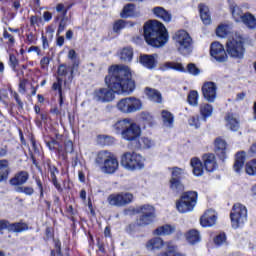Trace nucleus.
<instances>
[{
	"mask_svg": "<svg viewBox=\"0 0 256 256\" xmlns=\"http://www.w3.org/2000/svg\"><path fill=\"white\" fill-rule=\"evenodd\" d=\"M108 88L96 89L93 93L94 101L98 103H111L115 99V93H133L135 91V80L131 69L125 65H115L109 68V74L105 77Z\"/></svg>",
	"mask_w": 256,
	"mask_h": 256,
	"instance_id": "obj_1",
	"label": "nucleus"
},
{
	"mask_svg": "<svg viewBox=\"0 0 256 256\" xmlns=\"http://www.w3.org/2000/svg\"><path fill=\"white\" fill-rule=\"evenodd\" d=\"M144 39L147 45L151 47H165L169 41V34L167 28L163 23L157 20H150L144 24Z\"/></svg>",
	"mask_w": 256,
	"mask_h": 256,
	"instance_id": "obj_2",
	"label": "nucleus"
},
{
	"mask_svg": "<svg viewBox=\"0 0 256 256\" xmlns=\"http://www.w3.org/2000/svg\"><path fill=\"white\" fill-rule=\"evenodd\" d=\"M114 129L125 141H137L141 137V127L129 119L119 120L114 124Z\"/></svg>",
	"mask_w": 256,
	"mask_h": 256,
	"instance_id": "obj_3",
	"label": "nucleus"
},
{
	"mask_svg": "<svg viewBox=\"0 0 256 256\" xmlns=\"http://www.w3.org/2000/svg\"><path fill=\"white\" fill-rule=\"evenodd\" d=\"M120 163L127 171H139L145 168V158L137 152H125L121 156Z\"/></svg>",
	"mask_w": 256,
	"mask_h": 256,
	"instance_id": "obj_4",
	"label": "nucleus"
},
{
	"mask_svg": "<svg viewBox=\"0 0 256 256\" xmlns=\"http://www.w3.org/2000/svg\"><path fill=\"white\" fill-rule=\"evenodd\" d=\"M226 51L233 59H243L245 47L243 46V37L234 33L226 43Z\"/></svg>",
	"mask_w": 256,
	"mask_h": 256,
	"instance_id": "obj_5",
	"label": "nucleus"
},
{
	"mask_svg": "<svg viewBox=\"0 0 256 256\" xmlns=\"http://www.w3.org/2000/svg\"><path fill=\"white\" fill-rule=\"evenodd\" d=\"M96 161L99 164L103 163L102 171H104V173H115V171L119 169V161H117V157L107 150L100 151Z\"/></svg>",
	"mask_w": 256,
	"mask_h": 256,
	"instance_id": "obj_6",
	"label": "nucleus"
},
{
	"mask_svg": "<svg viewBox=\"0 0 256 256\" xmlns=\"http://www.w3.org/2000/svg\"><path fill=\"white\" fill-rule=\"evenodd\" d=\"M197 205V192L189 191L182 194L181 198L176 202V209L179 213H191Z\"/></svg>",
	"mask_w": 256,
	"mask_h": 256,
	"instance_id": "obj_7",
	"label": "nucleus"
},
{
	"mask_svg": "<svg viewBox=\"0 0 256 256\" xmlns=\"http://www.w3.org/2000/svg\"><path fill=\"white\" fill-rule=\"evenodd\" d=\"M174 39L181 55H189L193 51V39L185 30L176 32Z\"/></svg>",
	"mask_w": 256,
	"mask_h": 256,
	"instance_id": "obj_8",
	"label": "nucleus"
},
{
	"mask_svg": "<svg viewBox=\"0 0 256 256\" xmlns=\"http://www.w3.org/2000/svg\"><path fill=\"white\" fill-rule=\"evenodd\" d=\"M230 219L232 227L239 229V226L244 225L247 221V207L241 203L234 204L230 213Z\"/></svg>",
	"mask_w": 256,
	"mask_h": 256,
	"instance_id": "obj_9",
	"label": "nucleus"
},
{
	"mask_svg": "<svg viewBox=\"0 0 256 256\" xmlns=\"http://www.w3.org/2000/svg\"><path fill=\"white\" fill-rule=\"evenodd\" d=\"M142 108L141 100L135 97L123 98L117 103V109L121 113H136V111H141Z\"/></svg>",
	"mask_w": 256,
	"mask_h": 256,
	"instance_id": "obj_10",
	"label": "nucleus"
},
{
	"mask_svg": "<svg viewBox=\"0 0 256 256\" xmlns=\"http://www.w3.org/2000/svg\"><path fill=\"white\" fill-rule=\"evenodd\" d=\"M169 69H174V71H180L181 73H189L190 75H199L201 70L197 68V66L193 63H189L187 65V69L183 66V64L179 62H166L162 66V71H167Z\"/></svg>",
	"mask_w": 256,
	"mask_h": 256,
	"instance_id": "obj_11",
	"label": "nucleus"
},
{
	"mask_svg": "<svg viewBox=\"0 0 256 256\" xmlns=\"http://www.w3.org/2000/svg\"><path fill=\"white\" fill-rule=\"evenodd\" d=\"M139 213H141V216L137 221L138 225L143 226L153 223V219H155V207L151 205H143L140 207Z\"/></svg>",
	"mask_w": 256,
	"mask_h": 256,
	"instance_id": "obj_12",
	"label": "nucleus"
},
{
	"mask_svg": "<svg viewBox=\"0 0 256 256\" xmlns=\"http://www.w3.org/2000/svg\"><path fill=\"white\" fill-rule=\"evenodd\" d=\"M210 55L219 63H225L227 61V52H225V48L223 44L219 42H213L210 46Z\"/></svg>",
	"mask_w": 256,
	"mask_h": 256,
	"instance_id": "obj_13",
	"label": "nucleus"
},
{
	"mask_svg": "<svg viewBox=\"0 0 256 256\" xmlns=\"http://www.w3.org/2000/svg\"><path fill=\"white\" fill-rule=\"evenodd\" d=\"M202 94L208 103H215V99H217V84L215 82H205L202 86Z\"/></svg>",
	"mask_w": 256,
	"mask_h": 256,
	"instance_id": "obj_14",
	"label": "nucleus"
},
{
	"mask_svg": "<svg viewBox=\"0 0 256 256\" xmlns=\"http://www.w3.org/2000/svg\"><path fill=\"white\" fill-rule=\"evenodd\" d=\"M217 223V212L213 209H208L200 218V225L202 227H213Z\"/></svg>",
	"mask_w": 256,
	"mask_h": 256,
	"instance_id": "obj_15",
	"label": "nucleus"
},
{
	"mask_svg": "<svg viewBox=\"0 0 256 256\" xmlns=\"http://www.w3.org/2000/svg\"><path fill=\"white\" fill-rule=\"evenodd\" d=\"M157 54H143L140 56L139 62L143 67H146V69H155L157 67V59H158Z\"/></svg>",
	"mask_w": 256,
	"mask_h": 256,
	"instance_id": "obj_16",
	"label": "nucleus"
},
{
	"mask_svg": "<svg viewBox=\"0 0 256 256\" xmlns=\"http://www.w3.org/2000/svg\"><path fill=\"white\" fill-rule=\"evenodd\" d=\"M204 167L209 173H213L217 169V159L215 154H205L203 156Z\"/></svg>",
	"mask_w": 256,
	"mask_h": 256,
	"instance_id": "obj_17",
	"label": "nucleus"
},
{
	"mask_svg": "<svg viewBox=\"0 0 256 256\" xmlns=\"http://www.w3.org/2000/svg\"><path fill=\"white\" fill-rule=\"evenodd\" d=\"M152 13L155 15V17H157V19H161L165 23H170L172 19L171 13L161 6L154 7L152 9Z\"/></svg>",
	"mask_w": 256,
	"mask_h": 256,
	"instance_id": "obj_18",
	"label": "nucleus"
},
{
	"mask_svg": "<svg viewBox=\"0 0 256 256\" xmlns=\"http://www.w3.org/2000/svg\"><path fill=\"white\" fill-rule=\"evenodd\" d=\"M226 127L230 131H239V118L233 113H227L225 116Z\"/></svg>",
	"mask_w": 256,
	"mask_h": 256,
	"instance_id": "obj_19",
	"label": "nucleus"
},
{
	"mask_svg": "<svg viewBox=\"0 0 256 256\" xmlns=\"http://www.w3.org/2000/svg\"><path fill=\"white\" fill-rule=\"evenodd\" d=\"M27 181H29V173L27 171H20L10 180V184L14 186L25 185Z\"/></svg>",
	"mask_w": 256,
	"mask_h": 256,
	"instance_id": "obj_20",
	"label": "nucleus"
},
{
	"mask_svg": "<svg viewBox=\"0 0 256 256\" xmlns=\"http://www.w3.org/2000/svg\"><path fill=\"white\" fill-rule=\"evenodd\" d=\"M177 228L174 225L171 224H165L163 226H159L154 230V234L158 236H163V235H173Z\"/></svg>",
	"mask_w": 256,
	"mask_h": 256,
	"instance_id": "obj_21",
	"label": "nucleus"
},
{
	"mask_svg": "<svg viewBox=\"0 0 256 256\" xmlns=\"http://www.w3.org/2000/svg\"><path fill=\"white\" fill-rule=\"evenodd\" d=\"M163 245V239H161L160 237H155L150 239L146 243V249H148V251H159V249H161Z\"/></svg>",
	"mask_w": 256,
	"mask_h": 256,
	"instance_id": "obj_22",
	"label": "nucleus"
},
{
	"mask_svg": "<svg viewBox=\"0 0 256 256\" xmlns=\"http://www.w3.org/2000/svg\"><path fill=\"white\" fill-rule=\"evenodd\" d=\"M215 149L217 155H219L221 159H225V153L227 151V142H225V140L221 138H217L215 140Z\"/></svg>",
	"mask_w": 256,
	"mask_h": 256,
	"instance_id": "obj_23",
	"label": "nucleus"
},
{
	"mask_svg": "<svg viewBox=\"0 0 256 256\" xmlns=\"http://www.w3.org/2000/svg\"><path fill=\"white\" fill-rule=\"evenodd\" d=\"M245 166V152H238L235 157V162H234V171L236 173H241V170Z\"/></svg>",
	"mask_w": 256,
	"mask_h": 256,
	"instance_id": "obj_24",
	"label": "nucleus"
},
{
	"mask_svg": "<svg viewBox=\"0 0 256 256\" xmlns=\"http://www.w3.org/2000/svg\"><path fill=\"white\" fill-rule=\"evenodd\" d=\"M161 117H162V123L164 127L171 128L173 127V123H175V116L167 110H162L161 112Z\"/></svg>",
	"mask_w": 256,
	"mask_h": 256,
	"instance_id": "obj_25",
	"label": "nucleus"
},
{
	"mask_svg": "<svg viewBox=\"0 0 256 256\" xmlns=\"http://www.w3.org/2000/svg\"><path fill=\"white\" fill-rule=\"evenodd\" d=\"M190 165L193 169V174L195 177H201L203 175V163L198 158H192Z\"/></svg>",
	"mask_w": 256,
	"mask_h": 256,
	"instance_id": "obj_26",
	"label": "nucleus"
},
{
	"mask_svg": "<svg viewBox=\"0 0 256 256\" xmlns=\"http://www.w3.org/2000/svg\"><path fill=\"white\" fill-rule=\"evenodd\" d=\"M9 173V161L0 160V183H2V181H7L9 178Z\"/></svg>",
	"mask_w": 256,
	"mask_h": 256,
	"instance_id": "obj_27",
	"label": "nucleus"
},
{
	"mask_svg": "<svg viewBox=\"0 0 256 256\" xmlns=\"http://www.w3.org/2000/svg\"><path fill=\"white\" fill-rule=\"evenodd\" d=\"M230 11L236 23H241V21H243V17H245V14L243 13V10H241V8L237 6V4H231Z\"/></svg>",
	"mask_w": 256,
	"mask_h": 256,
	"instance_id": "obj_28",
	"label": "nucleus"
},
{
	"mask_svg": "<svg viewBox=\"0 0 256 256\" xmlns=\"http://www.w3.org/2000/svg\"><path fill=\"white\" fill-rule=\"evenodd\" d=\"M170 189L173 193H183V191H185V186L181 183L179 178H171Z\"/></svg>",
	"mask_w": 256,
	"mask_h": 256,
	"instance_id": "obj_29",
	"label": "nucleus"
},
{
	"mask_svg": "<svg viewBox=\"0 0 256 256\" xmlns=\"http://www.w3.org/2000/svg\"><path fill=\"white\" fill-rule=\"evenodd\" d=\"M200 17L204 25H209L211 23V15L209 14V7L204 4L199 5Z\"/></svg>",
	"mask_w": 256,
	"mask_h": 256,
	"instance_id": "obj_30",
	"label": "nucleus"
},
{
	"mask_svg": "<svg viewBox=\"0 0 256 256\" xmlns=\"http://www.w3.org/2000/svg\"><path fill=\"white\" fill-rule=\"evenodd\" d=\"M146 95L150 101L154 103H161L163 98L161 97V93L153 88H146Z\"/></svg>",
	"mask_w": 256,
	"mask_h": 256,
	"instance_id": "obj_31",
	"label": "nucleus"
},
{
	"mask_svg": "<svg viewBox=\"0 0 256 256\" xmlns=\"http://www.w3.org/2000/svg\"><path fill=\"white\" fill-rule=\"evenodd\" d=\"M240 23H243L248 29H256V19L251 13H245Z\"/></svg>",
	"mask_w": 256,
	"mask_h": 256,
	"instance_id": "obj_32",
	"label": "nucleus"
},
{
	"mask_svg": "<svg viewBox=\"0 0 256 256\" xmlns=\"http://www.w3.org/2000/svg\"><path fill=\"white\" fill-rule=\"evenodd\" d=\"M186 239L190 245H195V243H199L201 241V236L199 235V231L190 230L186 233Z\"/></svg>",
	"mask_w": 256,
	"mask_h": 256,
	"instance_id": "obj_33",
	"label": "nucleus"
},
{
	"mask_svg": "<svg viewBox=\"0 0 256 256\" xmlns=\"http://www.w3.org/2000/svg\"><path fill=\"white\" fill-rule=\"evenodd\" d=\"M68 59H70V61H72L70 75H73V73H75V69H77L79 67V60H77V52H75L74 49L69 50Z\"/></svg>",
	"mask_w": 256,
	"mask_h": 256,
	"instance_id": "obj_34",
	"label": "nucleus"
},
{
	"mask_svg": "<svg viewBox=\"0 0 256 256\" xmlns=\"http://www.w3.org/2000/svg\"><path fill=\"white\" fill-rule=\"evenodd\" d=\"M200 115H202L203 119H207L213 115V106L211 104H201L200 105Z\"/></svg>",
	"mask_w": 256,
	"mask_h": 256,
	"instance_id": "obj_35",
	"label": "nucleus"
},
{
	"mask_svg": "<svg viewBox=\"0 0 256 256\" xmlns=\"http://www.w3.org/2000/svg\"><path fill=\"white\" fill-rule=\"evenodd\" d=\"M120 16L122 19H127V17H135V5L134 4H127L124 6Z\"/></svg>",
	"mask_w": 256,
	"mask_h": 256,
	"instance_id": "obj_36",
	"label": "nucleus"
},
{
	"mask_svg": "<svg viewBox=\"0 0 256 256\" xmlns=\"http://www.w3.org/2000/svg\"><path fill=\"white\" fill-rule=\"evenodd\" d=\"M49 171L50 179L52 180L53 185L58 191L61 190V184H59V182L57 181V173H59V170H57V167L49 165Z\"/></svg>",
	"mask_w": 256,
	"mask_h": 256,
	"instance_id": "obj_37",
	"label": "nucleus"
},
{
	"mask_svg": "<svg viewBox=\"0 0 256 256\" xmlns=\"http://www.w3.org/2000/svg\"><path fill=\"white\" fill-rule=\"evenodd\" d=\"M121 199L120 193H118L109 195L107 201L112 207H123Z\"/></svg>",
	"mask_w": 256,
	"mask_h": 256,
	"instance_id": "obj_38",
	"label": "nucleus"
},
{
	"mask_svg": "<svg viewBox=\"0 0 256 256\" xmlns=\"http://www.w3.org/2000/svg\"><path fill=\"white\" fill-rule=\"evenodd\" d=\"M187 100L189 105L197 107V105H199V92H197V90L190 91Z\"/></svg>",
	"mask_w": 256,
	"mask_h": 256,
	"instance_id": "obj_39",
	"label": "nucleus"
},
{
	"mask_svg": "<svg viewBox=\"0 0 256 256\" xmlns=\"http://www.w3.org/2000/svg\"><path fill=\"white\" fill-rule=\"evenodd\" d=\"M229 33H231V28L227 24H220L216 29L217 37L224 38L226 35H229Z\"/></svg>",
	"mask_w": 256,
	"mask_h": 256,
	"instance_id": "obj_40",
	"label": "nucleus"
},
{
	"mask_svg": "<svg viewBox=\"0 0 256 256\" xmlns=\"http://www.w3.org/2000/svg\"><path fill=\"white\" fill-rule=\"evenodd\" d=\"M121 61H131L133 59V48H124L120 53Z\"/></svg>",
	"mask_w": 256,
	"mask_h": 256,
	"instance_id": "obj_41",
	"label": "nucleus"
},
{
	"mask_svg": "<svg viewBox=\"0 0 256 256\" xmlns=\"http://www.w3.org/2000/svg\"><path fill=\"white\" fill-rule=\"evenodd\" d=\"M139 145L142 149H151V147H155V142L147 137H142L139 140Z\"/></svg>",
	"mask_w": 256,
	"mask_h": 256,
	"instance_id": "obj_42",
	"label": "nucleus"
},
{
	"mask_svg": "<svg viewBox=\"0 0 256 256\" xmlns=\"http://www.w3.org/2000/svg\"><path fill=\"white\" fill-rule=\"evenodd\" d=\"M27 229L28 227L25 223L18 222L10 224V230L14 231L15 233H21L22 231H27Z\"/></svg>",
	"mask_w": 256,
	"mask_h": 256,
	"instance_id": "obj_43",
	"label": "nucleus"
},
{
	"mask_svg": "<svg viewBox=\"0 0 256 256\" xmlns=\"http://www.w3.org/2000/svg\"><path fill=\"white\" fill-rule=\"evenodd\" d=\"M121 196V203H122V207H125V205H129V203L133 202V194L129 193V192H122L120 193Z\"/></svg>",
	"mask_w": 256,
	"mask_h": 256,
	"instance_id": "obj_44",
	"label": "nucleus"
},
{
	"mask_svg": "<svg viewBox=\"0 0 256 256\" xmlns=\"http://www.w3.org/2000/svg\"><path fill=\"white\" fill-rule=\"evenodd\" d=\"M245 171L248 175H256V159L246 164Z\"/></svg>",
	"mask_w": 256,
	"mask_h": 256,
	"instance_id": "obj_45",
	"label": "nucleus"
},
{
	"mask_svg": "<svg viewBox=\"0 0 256 256\" xmlns=\"http://www.w3.org/2000/svg\"><path fill=\"white\" fill-rule=\"evenodd\" d=\"M126 25H130L131 27H133V23L131 22H126L124 20H118L115 22L114 24V27H113V30L116 32V33H119V30L120 29H124V27Z\"/></svg>",
	"mask_w": 256,
	"mask_h": 256,
	"instance_id": "obj_46",
	"label": "nucleus"
},
{
	"mask_svg": "<svg viewBox=\"0 0 256 256\" xmlns=\"http://www.w3.org/2000/svg\"><path fill=\"white\" fill-rule=\"evenodd\" d=\"M214 243L215 245H217L218 247L221 245H225V243H227V236L225 235V233H220L218 234L215 238H214Z\"/></svg>",
	"mask_w": 256,
	"mask_h": 256,
	"instance_id": "obj_47",
	"label": "nucleus"
},
{
	"mask_svg": "<svg viewBox=\"0 0 256 256\" xmlns=\"http://www.w3.org/2000/svg\"><path fill=\"white\" fill-rule=\"evenodd\" d=\"M140 117H141V119L143 121L148 123V125H153L154 118H153V115H151V113H149V112H141Z\"/></svg>",
	"mask_w": 256,
	"mask_h": 256,
	"instance_id": "obj_48",
	"label": "nucleus"
},
{
	"mask_svg": "<svg viewBox=\"0 0 256 256\" xmlns=\"http://www.w3.org/2000/svg\"><path fill=\"white\" fill-rule=\"evenodd\" d=\"M188 123L191 127H195V129H199L201 127V122H199V116H191L188 120Z\"/></svg>",
	"mask_w": 256,
	"mask_h": 256,
	"instance_id": "obj_49",
	"label": "nucleus"
},
{
	"mask_svg": "<svg viewBox=\"0 0 256 256\" xmlns=\"http://www.w3.org/2000/svg\"><path fill=\"white\" fill-rule=\"evenodd\" d=\"M98 141L101 145H111L113 143V137L100 135L98 136Z\"/></svg>",
	"mask_w": 256,
	"mask_h": 256,
	"instance_id": "obj_50",
	"label": "nucleus"
},
{
	"mask_svg": "<svg viewBox=\"0 0 256 256\" xmlns=\"http://www.w3.org/2000/svg\"><path fill=\"white\" fill-rule=\"evenodd\" d=\"M69 71H71V67L66 66L65 64H61L58 67V75H59V77H65L67 75V73H69Z\"/></svg>",
	"mask_w": 256,
	"mask_h": 256,
	"instance_id": "obj_51",
	"label": "nucleus"
},
{
	"mask_svg": "<svg viewBox=\"0 0 256 256\" xmlns=\"http://www.w3.org/2000/svg\"><path fill=\"white\" fill-rule=\"evenodd\" d=\"M185 173V170L179 167L172 168V177L171 179H180L181 175Z\"/></svg>",
	"mask_w": 256,
	"mask_h": 256,
	"instance_id": "obj_52",
	"label": "nucleus"
},
{
	"mask_svg": "<svg viewBox=\"0 0 256 256\" xmlns=\"http://www.w3.org/2000/svg\"><path fill=\"white\" fill-rule=\"evenodd\" d=\"M18 193H25V195H33V193H35V190L33 189V187H19L17 189Z\"/></svg>",
	"mask_w": 256,
	"mask_h": 256,
	"instance_id": "obj_53",
	"label": "nucleus"
},
{
	"mask_svg": "<svg viewBox=\"0 0 256 256\" xmlns=\"http://www.w3.org/2000/svg\"><path fill=\"white\" fill-rule=\"evenodd\" d=\"M3 38L8 40V45L15 44V38L7 30H4V32H3Z\"/></svg>",
	"mask_w": 256,
	"mask_h": 256,
	"instance_id": "obj_54",
	"label": "nucleus"
},
{
	"mask_svg": "<svg viewBox=\"0 0 256 256\" xmlns=\"http://www.w3.org/2000/svg\"><path fill=\"white\" fill-rule=\"evenodd\" d=\"M61 83H63V80H61V78H58L57 82H54L52 86V89H54V91H59L60 97H61V94L63 93L61 91Z\"/></svg>",
	"mask_w": 256,
	"mask_h": 256,
	"instance_id": "obj_55",
	"label": "nucleus"
},
{
	"mask_svg": "<svg viewBox=\"0 0 256 256\" xmlns=\"http://www.w3.org/2000/svg\"><path fill=\"white\" fill-rule=\"evenodd\" d=\"M164 245L166 246L168 253H175V251H177V246H175L173 242H166Z\"/></svg>",
	"mask_w": 256,
	"mask_h": 256,
	"instance_id": "obj_56",
	"label": "nucleus"
},
{
	"mask_svg": "<svg viewBox=\"0 0 256 256\" xmlns=\"http://www.w3.org/2000/svg\"><path fill=\"white\" fill-rule=\"evenodd\" d=\"M9 63L11 65V67L13 69H15V67H17V65H19V60H17V57H15V55L10 54V56H9Z\"/></svg>",
	"mask_w": 256,
	"mask_h": 256,
	"instance_id": "obj_57",
	"label": "nucleus"
},
{
	"mask_svg": "<svg viewBox=\"0 0 256 256\" xmlns=\"http://www.w3.org/2000/svg\"><path fill=\"white\" fill-rule=\"evenodd\" d=\"M67 26V20H65V18H63L60 21L59 27H58V33H63L65 31V27Z\"/></svg>",
	"mask_w": 256,
	"mask_h": 256,
	"instance_id": "obj_58",
	"label": "nucleus"
},
{
	"mask_svg": "<svg viewBox=\"0 0 256 256\" xmlns=\"http://www.w3.org/2000/svg\"><path fill=\"white\" fill-rule=\"evenodd\" d=\"M49 57H43L40 61V65L41 67H43V69L47 68L49 66Z\"/></svg>",
	"mask_w": 256,
	"mask_h": 256,
	"instance_id": "obj_59",
	"label": "nucleus"
},
{
	"mask_svg": "<svg viewBox=\"0 0 256 256\" xmlns=\"http://www.w3.org/2000/svg\"><path fill=\"white\" fill-rule=\"evenodd\" d=\"M39 21H41V18H38L37 16H31L30 17L31 27H35V25H37V23H39Z\"/></svg>",
	"mask_w": 256,
	"mask_h": 256,
	"instance_id": "obj_60",
	"label": "nucleus"
},
{
	"mask_svg": "<svg viewBox=\"0 0 256 256\" xmlns=\"http://www.w3.org/2000/svg\"><path fill=\"white\" fill-rule=\"evenodd\" d=\"M28 53H37V55H41V49L37 46H31L28 49Z\"/></svg>",
	"mask_w": 256,
	"mask_h": 256,
	"instance_id": "obj_61",
	"label": "nucleus"
},
{
	"mask_svg": "<svg viewBox=\"0 0 256 256\" xmlns=\"http://www.w3.org/2000/svg\"><path fill=\"white\" fill-rule=\"evenodd\" d=\"M57 141L56 140H52L50 142H47V147H49L50 151H53V149H55V145H57Z\"/></svg>",
	"mask_w": 256,
	"mask_h": 256,
	"instance_id": "obj_62",
	"label": "nucleus"
},
{
	"mask_svg": "<svg viewBox=\"0 0 256 256\" xmlns=\"http://www.w3.org/2000/svg\"><path fill=\"white\" fill-rule=\"evenodd\" d=\"M43 17L44 21H51L53 15L50 12H44Z\"/></svg>",
	"mask_w": 256,
	"mask_h": 256,
	"instance_id": "obj_63",
	"label": "nucleus"
},
{
	"mask_svg": "<svg viewBox=\"0 0 256 256\" xmlns=\"http://www.w3.org/2000/svg\"><path fill=\"white\" fill-rule=\"evenodd\" d=\"M245 95L246 94L244 92L238 93L236 96V101H243V99H245Z\"/></svg>",
	"mask_w": 256,
	"mask_h": 256,
	"instance_id": "obj_64",
	"label": "nucleus"
}]
</instances>
